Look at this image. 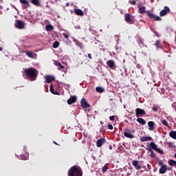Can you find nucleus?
Listing matches in <instances>:
<instances>
[{
    "label": "nucleus",
    "mask_w": 176,
    "mask_h": 176,
    "mask_svg": "<svg viewBox=\"0 0 176 176\" xmlns=\"http://www.w3.org/2000/svg\"><path fill=\"white\" fill-rule=\"evenodd\" d=\"M23 71L26 78H28L31 82L36 80V78H38V70H36V69L34 67H29L23 69Z\"/></svg>",
    "instance_id": "1"
},
{
    "label": "nucleus",
    "mask_w": 176,
    "mask_h": 176,
    "mask_svg": "<svg viewBox=\"0 0 176 176\" xmlns=\"http://www.w3.org/2000/svg\"><path fill=\"white\" fill-rule=\"evenodd\" d=\"M139 13H140V14H144V13H146V16L150 18L151 20H153V21H162V18L160 16L155 15L149 10L146 11V8L144 6L139 8Z\"/></svg>",
    "instance_id": "2"
},
{
    "label": "nucleus",
    "mask_w": 176,
    "mask_h": 176,
    "mask_svg": "<svg viewBox=\"0 0 176 176\" xmlns=\"http://www.w3.org/2000/svg\"><path fill=\"white\" fill-rule=\"evenodd\" d=\"M68 176H82V172L76 166H72L68 170Z\"/></svg>",
    "instance_id": "3"
},
{
    "label": "nucleus",
    "mask_w": 176,
    "mask_h": 176,
    "mask_svg": "<svg viewBox=\"0 0 176 176\" xmlns=\"http://www.w3.org/2000/svg\"><path fill=\"white\" fill-rule=\"evenodd\" d=\"M124 20L127 24H134L135 21H134V16L130 14H126L124 15Z\"/></svg>",
    "instance_id": "4"
},
{
    "label": "nucleus",
    "mask_w": 176,
    "mask_h": 176,
    "mask_svg": "<svg viewBox=\"0 0 176 176\" xmlns=\"http://www.w3.org/2000/svg\"><path fill=\"white\" fill-rule=\"evenodd\" d=\"M168 13H170V8L164 6V9L160 12V16L163 17V16H166Z\"/></svg>",
    "instance_id": "5"
},
{
    "label": "nucleus",
    "mask_w": 176,
    "mask_h": 176,
    "mask_svg": "<svg viewBox=\"0 0 176 176\" xmlns=\"http://www.w3.org/2000/svg\"><path fill=\"white\" fill-rule=\"evenodd\" d=\"M132 165L135 167V170H141V168H142L141 162L138 160H133L132 162Z\"/></svg>",
    "instance_id": "6"
},
{
    "label": "nucleus",
    "mask_w": 176,
    "mask_h": 176,
    "mask_svg": "<svg viewBox=\"0 0 176 176\" xmlns=\"http://www.w3.org/2000/svg\"><path fill=\"white\" fill-rule=\"evenodd\" d=\"M124 135L126 137V138H134V135L131 133V131L129 129H125Z\"/></svg>",
    "instance_id": "7"
},
{
    "label": "nucleus",
    "mask_w": 176,
    "mask_h": 176,
    "mask_svg": "<svg viewBox=\"0 0 176 176\" xmlns=\"http://www.w3.org/2000/svg\"><path fill=\"white\" fill-rule=\"evenodd\" d=\"M16 23L14 24L15 27L19 30H23L24 28L25 23L21 20H16Z\"/></svg>",
    "instance_id": "8"
},
{
    "label": "nucleus",
    "mask_w": 176,
    "mask_h": 176,
    "mask_svg": "<svg viewBox=\"0 0 176 176\" xmlns=\"http://www.w3.org/2000/svg\"><path fill=\"white\" fill-rule=\"evenodd\" d=\"M136 112V117L137 118H140V116H141V115L144 116V115H146V113L145 112L144 109H140V108H137L135 110Z\"/></svg>",
    "instance_id": "9"
},
{
    "label": "nucleus",
    "mask_w": 176,
    "mask_h": 176,
    "mask_svg": "<svg viewBox=\"0 0 176 176\" xmlns=\"http://www.w3.org/2000/svg\"><path fill=\"white\" fill-rule=\"evenodd\" d=\"M80 105L82 108H89L90 104L87 103V100H86V98H82L80 100Z\"/></svg>",
    "instance_id": "10"
},
{
    "label": "nucleus",
    "mask_w": 176,
    "mask_h": 176,
    "mask_svg": "<svg viewBox=\"0 0 176 176\" xmlns=\"http://www.w3.org/2000/svg\"><path fill=\"white\" fill-rule=\"evenodd\" d=\"M76 96H70V98L67 100V104L69 105H72V104H74V102H76Z\"/></svg>",
    "instance_id": "11"
},
{
    "label": "nucleus",
    "mask_w": 176,
    "mask_h": 176,
    "mask_svg": "<svg viewBox=\"0 0 176 176\" xmlns=\"http://www.w3.org/2000/svg\"><path fill=\"white\" fill-rule=\"evenodd\" d=\"M103 144H105V139L104 138H100L97 140L96 142V146L98 148H100L102 146Z\"/></svg>",
    "instance_id": "12"
},
{
    "label": "nucleus",
    "mask_w": 176,
    "mask_h": 176,
    "mask_svg": "<svg viewBox=\"0 0 176 176\" xmlns=\"http://www.w3.org/2000/svg\"><path fill=\"white\" fill-rule=\"evenodd\" d=\"M148 130H150V131H153L155 130V122L149 121L148 122Z\"/></svg>",
    "instance_id": "13"
},
{
    "label": "nucleus",
    "mask_w": 176,
    "mask_h": 176,
    "mask_svg": "<svg viewBox=\"0 0 176 176\" xmlns=\"http://www.w3.org/2000/svg\"><path fill=\"white\" fill-rule=\"evenodd\" d=\"M166 171H167V165H162V166H160V168L159 170L160 174H166Z\"/></svg>",
    "instance_id": "14"
},
{
    "label": "nucleus",
    "mask_w": 176,
    "mask_h": 176,
    "mask_svg": "<svg viewBox=\"0 0 176 176\" xmlns=\"http://www.w3.org/2000/svg\"><path fill=\"white\" fill-rule=\"evenodd\" d=\"M107 65L109 68L114 69L115 68V61L113 60H109L107 62Z\"/></svg>",
    "instance_id": "15"
},
{
    "label": "nucleus",
    "mask_w": 176,
    "mask_h": 176,
    "mask_svg": "<svg viewBox=\"0 0 176 176\" xmlns=\"http://www.w3.org/2000/svg\"><path fill=\"white\" fill-rule=\"evenodd\" d=\"M40 0H31V3L32 5H34V6H36L37 8H41L42 6V4L41 3Z\"/></svg>",
    "instance_id": "16"
},
{
    "label": "nucleus",
    "mask_w": 176,
    "mask_h": 176,
    "mask_svg": "<svg viewBox=\"0 0 176 176\" xmlns=\"http://www.w3.org/2000/svg\"><path fill=\"white\" fill-rule=\"evenodd\" d=\"M20 3H22V5L24 6V9H27L28 8H30V3H28V1L27 0H19Z\"/></svg>",
    "instance_id": "17"
},
{
    "label": "nucleus",
    "mask_w": 176,
    "mask_h": 176,
    "mask_svg": "<svg viewBox=\"0 0 176 176\" xmlns=\"http://www.w3.org/2000/svg\"><path fill=\"white\" fill-rule=\"evenodd\" d=\"M141 142H146V141H152V137L150 136H143L140 138Z\"/></svg>",
    "instance_id": "18"
},
{
    "label": "nucleus",
    "mask_w": 176,
    "mask_h": 176,
    "mask_svg": "<svg viewBox=\"0 0 176 176\" xmlns=\"http://www.w3.org/2000/svg\"><path fill=\"white\" fill-rule=\"evenodd\" d=\"M55 80L54 76H45V80L47 83H52V82H53V80Z\"/></svg>",
    "instance_id": "19"
},
{
    "label": "nucleus",
    "mask_w": 176,
    "mask_h": 176,
    "mask_svg": "<svg viewBox=\"0 0 176 176\" xmlns=\"http://www.w3.org/2000/svg\"><path fill=\"white\" fill-rule=\"evenodd\" d=\"M25 54L26 56H28V57H30V58H34L35 56H36V54H34V52L31 51H27L25 52Z\"/></svg>",
    "instance_id": "20"
},
{
    "label": "nucleus",
    "mask_w": 176,
    "mask_h": 176,
    "mask_svg": "<svg viewBox=\"0 0 176 176\" xmlns=\"http://www.w3.org/2000/svg\"><path fill=\"white\" fill-rule=\"evenodd\" d=\"M136 122H138L140 124H142V126L146 124V121H145V120H144L143 118H137Z\"/></svg>",
    "instance_id": "21"
},
{
    "label": "nucleus",
    "mask_w": 176,
    "mask_h": 176,
    "mask_svg": "<svg viewBox=\"0 0 176 176\" xmlns=\"http://www.w3.org/2000/svg\"><path fill=\"white\" fill-rule=\"evenodd\" d=\"M75 14H77V16H83L84 13L83 11L80 9H75L74 10Z\"/></svg>",
    "instance_id": "22"
},
{
    "label": "nucleus",
    "mask_w": 176,
    "mask_h": 176,
    "mask_svg": "<svg viewBox=\"0 0 176 176\" xmlns=\"http://www.w3.org/2000/svg\"><path fill=\"white\" fill-rule=\"evenodd\" d=\"M138 43L139 44L140 47H144V38H138Z\"/></svg>",
    "instance_id": "23"
},
{
    "label": "nucleus",
    "mask_w": 176,
    "mask_h": 176,
    "mask_svg": "<svg viewBox=\"0 0 176 176\" xmlns=\"http://www.w3.org/2000/svg\"><path fill=\"white\" fill-rule=\"evenodd\" d=\"M169 136H170L173 140H176V131H171L169 133Z\"/></svg>",
    "instance_id": "24"
},
{
    "label": "nucleus",
    "mask_w": 176,
    "mask_h": 176,
    "mask_svg": "<svg viewBox=\"0 0 176 176\" xmlns=\"http://www.w3.org/2000/svg\"><path fill=\"white\" fill-rule=\"evenodd\" d=\"M54 64L58 67V69H64V66H63L60 62L55 61Z\"/></svg>",
    "instance_id": "25"
},
{
    "label": "nucleus",
    "mask_w": 176,
    "mask_h": 176,
    "mask_svg": "<svg viewBox=\"0 0 176 176\" xmlns=\"http://www.w3.org/2000/svg\"><path fill=\"white\" fill-rule=\"evenodd\" d=\"M159 109H160V106L156 105V104L153 105L152 111L153 112H157V111H159Z\"/></svg>",
    "instance_id": "26"
},
{
    "label": "nucleus",
    "mask_w": 176,
    "mask_h": 176,
    "mask_svg": "<svg viewBox=\"0 0 176 176\" xmlns=\"http://www.w3.org/2000/svg\"><path fill=\"white\" fill-rule=\"evenodd\" d=\"M50 89L52 94H56V96H60V92H54V89H53V85H50Z\"/></svg>",
    "instance_id": "27"
},
{
    "label": "nucleus",
    "mask_w": 176,
    "mask_h": 176,
    "mask_svg": "<svg viewBox=\"0 0 176 176\" xmlns=\"http://www.w3.org/2000/svg\"><path fill=\"white\" fill-rule=\"evenodd\" d=\"M45 30L46 31H53V30H54V27L52 25H47L45 26Z\"/></svg>",
    "instance_id": "28"
},
{
    "label": "nucleus",
    "mask_w": 176,
    "mask_h": 176,
    "mask_svg": "<svg viewBox=\"0 0 176 176\" xmlns=\"http://www.w3.org/2000/svg\"><path fill=\"white\" fill-rule=\"evenodd\" d=\"M150 146L151 149H153V151H156V149L157 148V146H156V144H155V142H151L150 143Z\"/></svg>",
    "instance_id": "29"
},
{
    "label": "nucleus",
    "mask_w": 176,
    "mask_h": 176,
    "mask_svg": "<svg viewBox=\"0 0 176 176\" xmlns=\"http://www.w3.org/2000/svg\"><path fill=\"white\" fill-rule=\"evenodd\" d=\"M168 164L169 166H176V161L174 160H168Z\"/></svg>",
    "instance_id": "30"
},
{
    "label": "nucleus",
    "mask_w": 176,
    "mask_h": 176,
    "mask_svg": "<svg viewBox=\"0 0 176 176\" xmlns=\"http://www.w3.org/2000/svg\"><path fill=\"white\" fill-rule=\"evenodd\" d=\"M96 90L97 93H104V88H102L101 87H96Z\"/></svg>",
    "instance_id": "31"
},
{
    "label": "nucleus",
    "mask_w": 176,
    "mask_h": 176,
    "mask_svg": "<svg viewBox=\"0 0 176 176\" xmlns=\"http://www.w3.org/2000/svg\"><path fill=\"white\" fill-rule=\"evenodd\" d=\"M58 46H60V43L58 41H55L53 43L52 47H54V49H57V47H58Z\"/></svg>",
    "instance_id": "32"
},
{
    "label": "nucleus",
    "mask_w": 176,
    "mask_h": 176,
    "mask_svg": "<svg viewBox=\"0 0 176 176\" xmlns=\"http://www.w3.org/2000/svg\"><path fill=\"white\" fill-rule=\"evenodd\" d=\"M156 152H157L158 153H160V155H163L164 153V152H163V150L159 148H157L155 149Z\"/></svg>",
    "instance_id": "33"
},
{
    "label": "nucleus",
    "mask_w": 176,
    "mask_h": 176,
    "mask_svg": "<svg viewBox=\"0 0 176 176\" xmlns=\"http://www.w3.org/2000/svg\"><path fill=\"white\" fill-rule=\"evenodd\" d=\"M162 123L164 124V126H166V127H168V122H167V120H162Z\"/></svg>",
    "instance_id": "34"
},
{
    "label": "nucleus",
    "mask_w": 176,
    "mask_h": 176,
    "mask_svg": "<svg viewBox=\"0 0 176 176\" xmlns=\"http://www.w3.org/2000/svg\"><path fill=\"white\" fill-rule=\"evenodd\" d=\"M160 41L157 40L155 43V46L156 47H157V49H159V47H160Z\"/></svg>",
    "instance_id": "35"
},
{
    "label": "nucleus",
    "mask_w": 176,
    "mask_h": 176,
    "mask_svg": "<svg viewBox=\"0 0 176 176\" xmlns=\"http://www.w3.org/2000/svg\"><path fill=\"white\" fill-rule=\"evenodd\" d=\"M107 170H108V166H103L102 168V171L103 173H105V171H107Z\"/></svg>",
    "instance_id": "36"
},
{
    "label": "nucleus",
    "mask_w": 176,
    "mask_h": 176,
    "mask_svg": "<svg viewBox=\"0 0 176 176\" xmlns=\"http://www.w3.org/2000/svg\"><path fill=\"white\" fill-rule=\"evenodd\" d=\"M62 35L65 38V39H68V38H69V35L67 34V33H63Z\"/></svg>",
    "instance_id": "37"
},
{
    "label": "nucleus",
    "mask_w": 176,
    "mask_h": 176,
    "mask_svg": "<svg viewBox=\"0 0 176 176\" xmlns=\"http://www.w3.org/2000/svg\"><path fill=\"white\" fill-rule=\"evenodd\" d=\"M151 157H153V159H155V157H156V154L155 153V152L152 151V152L151 153Z\"/></svg>",
    "instance_id": "38"
},
{
    "label": "nucleus",
    "mask_w": 176,
    "mask_h": 176,
    "mask_svg": "<svg viewBox=\"0 0 176 176\" xmlns=\"http://www.w3.org/2000/svg\"><path fill=\"white\" fill-rule=\"evenodd\" d=\"M158 164L159 166H161V167H162V166H166L165 164H163V161L162 160L158 162Z\"/></svg>",
    "instance_id": "39"
},
{
    "label": "nucleus",
    "mask_w": 176,
    "mask_h": 176,
    "mask_svg": "<svg viewBox=\"0 0 176 176\" xmlns=\"http://www.w3.org/2000/svg\"><path fill=\"white\" fill-rule=\"evenodd\" d=\"M108 129H109V130H113V125L109 124L108 125Z\"/></svg>",
    "instance_id": "40"
},
{
    "label": "nucleus",
    "mask_w": 176,
    "mask_h": 176,
    "mask_svg": "<svg viewBox=\"0 0 176 176\" xmlns=\"http://www.w3.org/2000/svg\"><path fill=\"white\" fill-rule=\"evenodd\" d=\"M109 120L111 121V122H113V120H115V116H111L109 117Z\"/></svg>",
    "instance_id": "41"
},
{
    "label": "nucleus",
    "mask_w": 176,
    "mask_h": 176,
    "mask_svg": "<svg viewBox=\"0 0 176 176\" xmlns=\"http://www.w3.org/2000/svg\"><path fill=\"white\" fill-rule=\"evenodd\" d=\"M130 3L132 4V5H136L137 1H135V0H133V1H131L130 2Z\"/></svg>",
    "instance_id": "42"
},
{
    "label": "nucleus",
    "mask_w": 176,
    "mask_h": 176,
    "mask_svg": "<svg viewBox=\"0 0 176 176\" xmlns=\"http://www.w3.org/2000/svg\"><path fill=\"white\" fill-rule=\"evenodd\" d=\"M21 160H27V156H25V155H22V157H21Z\"/></svg>",
    "instance_id": "43"
},
{
    "label": "nucleus",
    "mask_w": 176,
    "mask_h": 176,
    "mask_svg": "<svg viewBox=\"0 0 176 176\" xmlns=\"http://www.w3.org/2000/svg\"><path fill=\"white\" fill-rule=\"evenodd\" d=\"M76 45H77L78 46H81L82 43H80V42H79V41H76Z\"/></svg>",
    "instance_id": "44"
},
{
    "label": "nucleus",
    "mask_w": 176,
    "mask_h": 176,
    "mask_svg": "<svg viewBox=\"0 0 176 176\" xmlns=\"http://www.w3.org/2000/svg\"><path fill=\"white\" fill-rule=\"evenodd\" d=\"M88 58H89L90 60H93V57L91 56V54H88Z\"/></svg>",
    "instance_id": "45"
},
{
    "label": "nucleus",
    "mask_w": 176,
    "mask_h": 176,
    "mask_svg": "<svg viewBox=\"0 0 176 176\" xmlns=\"http://www.w3.org/2000/svg\"><path fill=\"white\" fill-rule=\"evenodd\" d=\"M155 35H156V36H157L159 38V32H155Z\"/></svg>",
    "instance_id": "46"
},
{
    "label": "nucleus",
    "mask_w": 176,
    "mask_h": 176,
    "mask_svg": "<svg viewBox=\"0 0 176 176\" xmlns=\"http://www.w3.org/2000/svg\"><path fill=\"white\" fill-rule=\"evenodd\" d=\"M148 152H150V153H151L152 152H153V150H152V148H148Z\"/></svg>",
    "instance_id": "47"
},
{
    "label": "nucleus",
    "mask_w": 176,
    "mask_h": 176,
    "mask_svg": "<svg viewBox=\"0 0 176 176\" xmlns=\"http://www.w3.org/2000/svg\"><path fill=\"white\" fill-rule=\"evenodd\" d=\"M109 149H110V151H112V145H109Z\"/></svg>",
    "instance_id": "48"
},
{
    "label": "nucleus",
    "mask_w": 176,
    "mask_h": 176,
    "mask_svg": "<svg viewBox=\"0 0 176 176\" xmlns=\"http://www.w3.org/2000/svg\"><path fill=\"white\" fill-rule=\"evenodd\" d=\"M147 167H148V169H151V165L147 164Z\"/></svg>",
    "instance_id": "49"
},
{
    "label": "nucleus",
    "mask_w": 176,
    "mask_h": 176,
    "mask_svg": "<svg viewBox=\"0 0 176 176\" xmlns=\"http://www.w3.org/2000/svg\"><path fill=\"white\" fill-rule=\"evenodd\" d=\"M0 52H2V47H0Z\"/></svg>",
    "instance_id": "50"
},
{
    "label": "nucleus",
    "mask_w": 176,
    "mask_h": 176,
    "mask_svg": "<svg viewBox=\"0 0 176 176\" xmlns=\"http://www.w3.org/2000/svg\"><path fill=\"white\" fill-rule=\"evenodd\" d=\"M167 170H171V168H167Z\"/></svg>",
    "instance_id": "51"
},
{
    "label": "nucleus",
    "mask_w": 176,
    "mask_h": 176,
    "mask_svg": "<svg viewBox=\"0 0 176 176\" xmlns=\"http://www.w3.org/2000/svg\"><path fill=\"white\" fill-rule=\"evenodd\" d=\"M126 175H131V174L128 173L126 174Z\"/></svg>",
    "instance_id": "52"
},
{
    "label": "nucleus",
    "mask_w": 176,
    "mask_h": 176,
    "mask_svg": "<svg viewBox=\"0 0 176 176\" xmlns=\"http://www.w3.org/2000/svg\"><path fill=\"white\" fill-rule=\"evenodd\" d=\"M174 157H175V158H176V153L174 155Z\"/></svg>",
    "instance_id": "53"
},
{
    "label": "nucleus",
    "mask_w": 176,
    "mask_h": 176,
    "mask_svg": "<svg viewBox=\"0 0 176 176\" xmlns=\"http://www.w3.org/2000/svg\"><path fill=\"white\" fill-rule=\"evenodd\" d=\"M54 144H56V145H57V143L56 142H54Z\"/></svg>",
    "instance_id": "54"
}]
</instances>
